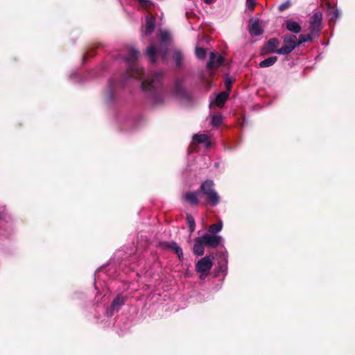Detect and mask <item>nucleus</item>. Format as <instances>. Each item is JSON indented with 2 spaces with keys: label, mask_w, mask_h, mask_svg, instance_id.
Returning <instances> with one entry per match:
<instances>
[{
  "label": "nucleus",
  "mask_w": 355,
  "mask_h": 355,
  "mask_svg": "<svg viewBox=\"0 0 355 355\" xmlns=\"http://www.w3.org/2000/svg\"><path fill=\"white\" fill-rule=\"evenodd\" d=\"M139 52L134 48H130L125 60L128 68L125 75V79L134 78L141 80V87L144 90L150 92L149 100L154 105H159L164 102L166 94L161 88L162 73L157 72L150 77L145 78L143 69L135 61L137 59Z\"/></svg>",
  "instance_id": "f257e3e1"
},
{
  "label": "nucleus",
  "mask_w": 355,
  "mask_h": 355,
  "mask_svg": "<svg viewBox=\"0 0 355 355\" xmlns=\"http://www.w3.org/2000/svg\"><path fill=\"white\" fill-rule=\"evenodd\" d=\"M160 37L163 44L159 49H156L154 45L151 44L146 50V54L149 57L152 62L156 61L157 56H161L164 60L166 59L167 50L166 45L170 40V34L166 31H162Z\"/></svg>",
  "instance_id": "f03ea898"
},
{
  "label": "nucleus",
  "mask_w": 355,
  "mask_h": 355,
  "mask_svg": "<svg viewBox=\"0 0 355 355\" xmlns=\"http://www.w3.org/2000/svg\"><path fill=\"white\" fill-rule=\"evenodd\" d=\"M214 182L212 180L205 181L200 188L202 193L207 197L209 202L212 206H216L220 202V196L214 189Z\"/></svg>",
  "instance_id": "7ed1b4c3"
},
{
  "label": "nucleus",
  "mask_w": 355,
  "mask_h": 355,
  "mask_svg": "<svg viewBox=\"0 0 355 355\" xmlns=\"http://www.w3.org/2000/svg\"><path fill=\"white\" fill-rule=\"evenodd\" d=\"M283 42V46L279 48L278 51L279 55H288L299 45L297 38L294 35H285Z\"/></svg>",
  "instance_id": "20e7f679"
},
{
  "label": "nucleus",
  "mask_w": 355,
  "mask_h": 355,
  "mask_svg": "<svg viewBox=\"0 0 355 355\" xmlns=\"http://www.w3.org/2000/svg\"><path fill=\"white\" fill-rule=\"evenodd\" d=\"M213 266V257L206 256L200 259L196 265L197 272H209Z\"/></svg>",
  "instance_id": "39448f33"
},
{
  "label": "nucleus",
  "mask_w": 355,
  "mask_h": 355,
  "mask_svg": "<svg viewBox=\"0 0 355 355\" xmlns=\"http://www.w3.org/2000/svg\"><path fill=\"white\" fill-rule=\"evenodd\" d=\"M200 237L205 245L212 248H216L223 241V238L220 236L216 234L213 235L209 233H207Z\"/></svg>",
  "instance_id": "423d86ee"
},
{
  "label": "nucleus",
  "mask_w": 355,
  "mask_h": 355,
  "mask_svg": "<svg viewBox=\"0 0 355 355\" xmlns=\"http://www.w3.org/2000/svg\"><path fill=\"white\" fill-rule=\"evenodd\" d=\"M223 63V57L214 52L209 53V60L207 63L209 69L216 68L221 65Z\"/></svg>",
  "instance_id": "0eeeda50"
},
{
  "label": "nucleus",
  "mask_w": 355,
  "mask_h": 355,
  "mask_svg": "<svg viewBox=\"0 0 355 355\" xmlns=\"http://www.w3.org/2000/svg\"><path fill=\"white\" fill-rule=\"evenodd\" d=\"M249 32L252 36H257L262 34L263 31L260 27L259 21L257 19H251L250 22Z\"/></svg>",
  "instance_id": "6e6552de"
},
{
  "label": "nucleus",
  "mask_w": 355,
  "mask_h": 355,
  "mask_svg": "<svg viewBox=\"0 0 355 355\" xmlns=\"http://www.w3.org/2000/svg\"><path fill=\"white\" fill-rule=\"evenodd\" d=\"M205 243L203 242L201 237H198L194 241L193 245V253L197 256H200L204 254L205 252Z\"/></svg>",
  "instance_id": "1a4fd4ad"
},
{
  "label": "nucleus",
  "mask_w": 355,
  "mask_h": 355,
  "mask_svg": "<svg viewBox=\"0 0 355 355\" xmlns=\"http://www.w3.org/2000/svg\"><path fill=\"white\" fill-rule=\"evenodd\" d=\"M279 42L277 39L272 38L268 40L267 44L265 46V51L266 53H277L278 54V49Z\"/></svg>",
  "instance_id": "9d476101"
},
{
  "label": "nucleus",
  "mask_w": 355,
  "mask_h": 355,
  "mask_svg": "<svg viewBox=\"0 0 355 355\" xmlns=\"http://www.w3.org/2000/svg\"><path fill=\"white\" fill-rule=\"evenodd\" d=\"M193 141L194 144H203L206 148H209L211 145L208 136L205 134L194 135L193 137Z\"/></svg>",
  "instance_id": "9b49d317"
},
{
  "label": "nucleus",
  "mask_w": 355,
  "mask_h": 355,
  "mask_svg": "<svg viewBox=\"0 0 355 355\" xmlns=\"http://www.w3.org/2000/svg\"><path fill=\"white\" fill-rule=\"evenodd\" d=\"M171 55L177 67H181L183 64L184 55L182 51L178 49L171 50Z\"/></svg>",
  "instance_id": "f8f14e48"
},
{
  "label": "nucleus",
  "mask_w": 355,
  "mask_h": 355,
  "mask_svg": "<svg viewBox=\"0 0 355 355\" xmlns=\"http://www.w3.org/2000/svg\"><path fill=\"white\" fill-rule=\"evenodd\" d=\"M228 97V94L225 92H220L214 101H211L210 105L216 104L218 107H223Z\"/></svg>",
  "instance_id": "ddd939ff"
},
{
  "label": "nucleus",
  "mask_w": 355,
  "mask_h": 355,
  "mask_svg": "<svg viewBox=\"0 0 355 355\" xmlns=\"http://www.w3.org/2000/svg\"><path fill=\"white\" fill-rule=\"evenodd\" d=\"M200 196L199 192H188L184 195V198L186 201L191 205H196L198 203V198Z\"/></svg>",
  "instance_id": "4468645a"
},
{
  "label": "nucleus",
  "mask_w": 355,
  "mask_h": 355,
  "mask_svg": "<svg viewBox=\"0 0 355 355\" xmlns=\"http://www.w3.org/2000/svg\"><path fill=\"white\" fill-rule=\"evenodd\" d=\"M286 26L289 31L294 33H299L302 29L300 25L292 19H288L286 21Z\"/></svg>",
  "instance_id": "2eb2a0df"
},
{
  "label": "nucleus",
  "mask_w": 355,
  "mask_h": 355,
  "mask_svg": "<svg viewBox=\"0 0 355 355\" xmlns=\"http://www.w3.org/2000/svg\"><path fill=\"white\" fill-rule=\"evenodd\" d=\"M125 299L121 295H118L112 302L110 306L111 314L113 311L119 310V309L124 304Z\"/></svg>",
  "instance_id": "dca6fc26"
},
{
  "label": "nucleus",
  "mask_w": 355,
  "mask_h": 355,
  "mask_svg": "<svg viewBox=\"0 0 355 355\" xmlns=\"http://www.w3.org/2000/svg\"><path fill=\"white\" fill-rule=\"evenodd\" d=\"M328 15L329 20L335 22L340 17V12L338 8L329 5L328 8Z\"/></svg>",
  "instance_id": "f3484780"
},
{
  "label": "nucleus",
  "mask_w": 355,
  "mask_h": 355,
  "mask_svg": "<svg viewBox=\"0 0 355 355\" xmlns=\"http://www.w3.org/2000/svg\"><path fill=\"white\" fill-rule=\"evenodd\" d=\"M155 28V21L154 19L151 17H147L146 20V31L145 33L146 35H150Z\"/></svg>",
  "instance_id": "a211bd4d"
},
{
  "label": "nucleus",
  "mask_w": 355,
  "mask_h": 355,
  "mask_svg": "<svg viewBox=\"0 0 355 355\" xmlns=\"http://www.w3.org/2000/svg\"><path fill=\"white\" fill-rule=\"evenodd\" d=\"M277 58L276 56H272V57L268 58L265 59L264 60L261 61L259 63V66H260V67H263V68L268 67L273 65L277 62Z\"/></svg>",
  "instance_id": "6ab92c4d"
},
{
  "label": "nucleus",
  "mask_w": 355,
  "mask_h": 355,
  "mask_svg": "<svg viewBox=\"0 0 355 355\" xmlns=\"http://www.w3.org/2000/svg\"><path fill=\"white\" fill-rule=\"evenodd\" d=\"M223 228V223L221 221L218 222L216 224H214L209 226V233L211 234H215L216 233H218L221 231Z\"/></svg>",
  "instance_id": "aec40b11"
},
{
  "label": "nucleus",
  "mask_w": 355,
  "mask_h": 355,
  "mask_svg": "<svg viewBox=\"0 0 355 355\" xmlns=\"http://www.w3.org/2000/svg\"><path fill=\"white\" fill-rule=\"evenodd\" d=\"M223 122V116L220 114H216L212 116L211 124L214 126H218Z\"/></svg>",
  "instance_id": "412c9836"
},
{
  "label": "nucleus",
  "mask_w": 355,
  "mask_h": 355,
  "mask_svg": "<svg viewBox=\"0 0 355 355\" xmlns=\"http://www.w3.org/2000/svg\"><path fill=\"white\" fill-rule=\"evenodd\" d=\"M187 220L191 232H194L196 227L195 220L191 215L187 216Z\"/></svg>",
  "instance_id": "4be33fe9"
},
{
  "label": "nucleus",
  "mask_w": 355,
  "mask_h": 355,
  "mask_svg": "<svg viewBox=\"0 0 355 355\" xmlns=\"http://www.w3.org/2000/svg\"><path fill=\"white\" fill-rule=\"evenodd\" d=\"M196 55L198 59H203L206 55V51L203 48L197 47L196 49Z\"/></svg>",
  "instance_id": "5701e85b"
},
{
  "label": "nucleus",
  "mask_w": 355,
  "mask_h": 355,
  "mask_svg": "<svg viewBox=\"0 0 355 355\" xmlns=\"http://www.w3.org/2000/svg\"><path fill=\"white\" fill-rule=\"evenodd\" d=\"M311 40V37L310 35L302 34L299 36V40H297V42H299V45H300V44L310 41Z\"/></svg>",
  "instance_id": "b1692460"
},
{
  "label": "nucleus",
  "mask_w": 355,
  "mask_h": 355,
  "mask_svg": "<svg viewBox=\"0 0 355 355\" xmlns=\"http://www.w3.org/2000/svg\"><path fill=\"white\" fill-rule=\"evenodd\" d=\"M291 6V1L290 0H287L286 1L281 3L279 6L278 8H279V10L283 11V10H285L286 9H287L288 8H289Z\"/></svg>",
  "instance_id": "393cba45"
},
{
  "label": "nucleus",
  "mask_w": 355,
  "mask_h": 355,
  "mask_svg": "<svg viewBox=\"0 0 355 355\" xmlns=\"http://www.w3.org/2000/svg\"><path fill=\"white\" fill-rule=\"evenodd\" d=\"M246 6L250 11H252L254 8L255 0H246Z\"/></svg>",
  "instance_id": "a878e982"
},
{
  "label": "nucleus",
  "mask_w": 355,
  "mask_h": 355,
  "mask_svg": "<svg viewBox=\"0 0 355 355\" xmlns=\"http://www.w3.org/2000/svg\"><path fill=\"white\" fill-rule=\"evenodd\" d=\"M114 87V83L112 82H110L109 83V88H108V92H108V97H107V98H108L109 101H111L112 99V98H113V94H112V90Z\"/></svg>",
  "instance_id": "bb28decb"
},
{
  "label": "nucleus",
  "mask_w": 355,
  "mask_h": 355,
  "mask_svg": "<svg viewBox=\"0 0 355 355\" xmlns=\"http://www.w3.org/2000/svg\"><path fill=\"white\" fill-rule=\"evenodd\" d=\"M175 93L177 96H182L184 94L183 89L179 86L178 83L175 85Z\"/></svg>",
  "instance_id": "cd10ccee"
},
{
  "label": "nucleus",
  "mask_w": 355,
  "mask_h": 355,
  "mask_svg": "<svg viewBox=\"0 0 355 355\" xmlns=\"http://www.w3.org/2000/svg\"><path fill=\"white\" fill-rule=\"evenodd\" d=\"M314 21L315 23H320V21L322 19V15L320 12H316L313 15Z\"/></svg>",
  "instance_id": "c85d7f7f"
},
{
  "label": "nucleus",
  "mask_w": 355,
  "mask_h": 355,
  "mask_svg": "<svg viewBox=\"0 0 355 355\" xmlns=\"http://www.w3.org/2000/svg\"><path fill=\"white\" fill-rule=\"evenodd\" d=\"M175 253L177 254L180 260L183 259V252L181 248H176Z\"/></svg>",
  "instance_id": "c756f323"
},
{
  "label": "nucleus",
  "mask_w": 355,
  "mask_h": 355,
  "mask_svg": "<svg viewBox=\"0 0 355 355\" xmlns=\"http://www.w3.org/2000/svg\"><path fill=\"white\" fill-rule=\"evenodd\" d=\"M140 4L144 7H148L151 2L149 0H139Z\"/></svg>",
  "instance_id": "7c9ffc66"
},
{
  "label": "nucleus",
  "mask_w": 355,
  "mask_h": 355,
  "mask_svg": "<svg viewBox=\"0 0 355 355\" xmlns=\"http://www.w3.org/2000/svg\"><path fill=\"white\" fill-rule=\"evenodd\" d=\"M169 248H171L174 252H176V248H180L176 243L172 242L169 244Z\"/></svg>",
  "instance_id": "2f4dec72"
},
{
  "label": "nucleus",
  "mask_w": 355,
  "mask_h": 355,
  "mask_svg": "<svg viewBox=\"0 0 355 355\" xmlns=\"http://www.w3.org/2000/svg\"><path fill=\"white\" fill-rule=\"evenodd\" d=\"M232 82L229 78H227L225 80V85L227 89H230L232 87Z\"/></svg>",
  "instance_id": "473e14b6"
},
{
  "label": "nucleus",
  "mask_w": 355,
  "mask_h": 355,
  "mask_svg": "<svg viewBox=\"0 0 355 355\" xmlns=\"http://www.w3.org/2000/svg\"><path fill=\"white\" fill-rule=\"evenodd\" d=\"M198 272L200 274V278L201 279H204L207 277V274L209 273V272Z\"/></svg>",
  "instance_id": "72a5a7b5"
},
{
  "label": "nucleus",
  "mask_w": 355,
  "mask_h": 355,
  "mask_svg": "<svg viewBox=\"0 0 355 355\" xmlns=\"http://www.w3.org/2000/svg\"><path fill=\"white\" fill-rule=\"evenodd\" d=\"M205 3L209 4L213 2V0H203Z\"/></svg>",
  "instance_id": "f704fd0d"
}]
</instances>
